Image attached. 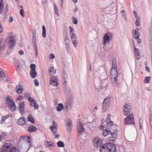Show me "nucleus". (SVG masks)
I'll return each instance as SVG.
<instances>
[{
	"label": "nucleus",
	"instance_id": "55",
	"mask_svg": "<svg viewBox=\"0 0 152 152\" xmlns=\"http://www.w3.org/2000/svg\"><path fill=\"white\" fill-rule=\"evenodd\" d=\"M36 102V101L34 100V101H32L31 102H29V104L30 105L33 107L34 104H35Z\"/></svg>",
	"mask_w": 152,
	"mask_h": 152
},
{
	"label": "nucleus",
	"instance_id": "24",
	"mask_svg": "<svg viewBox=\"0 0 152 152\" xmlns=\"http://www.w3.org/2000/svg\"><path fill=\"white\" fill-rule=\"evenodd\" d=\"M30 75L31 77L33 79L35 78L37 75V72L36 70L30 71Z\"/></svg>",
	"mask_w": 152,
	"mask_h": 152
},
{
	"label": "nucleus",
	"instance_id": "52",
	"mask_svg": "<svg viewBox=\"0 0 152 152\" xmlns=\"http://www.w3.org/2000/svg\"><path fill=\"white\" fill-rule=\"evenodd\" d=\"M55 57V55L53 53H51L49 56V58L50 59H53Z\"/></svg>",
	"mask_w": 152,
	"mask_h": 152
},
{
	"label": "nucleus",
	"instance_id": "28",
	"mask_svg": "<svg viewBox=\"0 0 152 152\" xmlns=\"http://www.w3.org/2000/svg\"><path fill=\"white\" fill-rule=\"evenodd\" d=\"M50 129L51 131L54 134H56L57 132V127H55V126H50Z\"/></svg>",
	"mask_w": 152,
	"mask_h": 152
},
{
	"label": "nucleus",
	"instance_id": "46",
	"mask_svg": "<svg viewBox=\"0 0 152 152\" xmlns=\"http://www.w3.org/2000/svg\"><path fill=\"white\" fill-rule=\"evenodd\" d=\"M20 12L23 17H24V12L23 10V9H21Z\"/></svg>",
	"mask_w": 152,
	"mask_h": 152
},
{
	"label": "nucleus",
	"instance_id": "56",
	"mask_svg": "<svg viewBox=\"0 0 152 152\" xmlns=\"http://www.w3.org/2000/svg\"><path fill=\"white\" fill-rule=\"evenodd\" d=\"M12 114L9 113L4 116L5 117V118H6V119H7L10 117H12Z\"/></svg>",
	"mask_w": 152,
	"mask_h": 152
},
{
	"label": "nucleus",
	"instance_id": "2",
	"mask_svg": "<svg viewBox=\"0 0 152 152\" xmlns=\"http://www.w3.org/2000/svg\"><path fill=\"white\" fill-rule=\"evenodd\" d=\"M117 65H112V69L110 71V77L112 82L113 84V85L115 86L116 83L117 82V77L118 72L117 71Z\"/></svg>",
	"mask_w": 152,
	"mask_h": 152
},
{
	"label": "nucleus",
	"instance_id": "20",
	"mask_svg": "<svg viewBox=\"0 0 152 152\" xmlns=\"http://www.w3.org/2000/svg\"><path fill=\"white\" fill-rule=\"evenodd\" d=\"M23 90L22 86H21L20 85L17 86L15 88L16 92L18 94H21L23 92Z\"/></svg>",
	"mask_w": 152,
	"mask_h": 152
},
{
	"label": "nucleus",
	"instance_id": "17",
	"mask_svg": "<svg viewBox=\"0 0 152 152\" xmlns=\"http://www.w3.org/2000/svg\"><path fill=\"white\" fill-rule=\"evenodd\" d=\"M18 123L19 125L23 126L26 124V120L24 117L20 118L18 120Z\"/></svg>",
	"mask_w": 152,
	"mask_h": 152
},
{
	"label": "nucleus",
	"instance_id": "26",
	"mask_svg": "<svg viewBox=\"0 0 152 152\" xmlns=\"http://www.w3.org/2000/svg\"><path fill=\"white\" fill-rule=\"evenodd\" d=\"M110 104H102V110L104 111L105 112L107 111L110 106Z\"/></svg>",
	"mask_w": 152,
	"mask_h": 152
},
{
	"label": "nucleus",
	"instance_id": "50",
	"mask_svg": "<svg viewBox=\"0 0 152 152\" xmlns=\"http://www.w3.org/2000/svg\"><path fill=\"white\" fill-rule=\"evenodd\" d=\"M5 76V73L2 71H0V78L3 77H4Z\"/></svg>",
	"mask_w": 152,
	"mask_h": 152
},
{
	"label": "nucleus",
	"instance_id": "15",
	"mask_svg": "<svg viewBox=\"0 0 152 152\" xmlns=\"http://www.w3.org/2000/svg\"><path fill=\"white\" fill-rule=\"evenodd\" d=\"M19 112L21 114L23 113L25 109V103L24 102H21L19 104Z\"/></svg>",
	"mask_w": 152,
	"mask_h": 152
},
{
	"label": "nucleus",
	"instance_id": "54",
	"mask_svg": "<svg viewBox=\"0 0 152 152\" xmlns=\"http://www.w3.org/2000/svg\"><path fill=\"white\" fill-rule=\"evenodd\" d=\"M64 40L66 45V46H67V47H66V48H68V47H69L68 45L69 44V39H67L66 40Z\"/></svg>",
	"mask_w": 152,
	"mask_h": 152
},
{
	"label": "nucleus",
	"instance_id": "38",
	"mask_svg": "<svg viewBox=\"0 0 152 152\" xmlns=\"http://www.w3.org/2000/svg\"><path fill=\"white\" fill-rule=\"evenodd\" d=\"M7 11H2L1 12V14L3 15V17L4 18H5L7 16Z\"/></svg>",
	"mask_w": 152,
	"mask_h": 152
},
{
	"label": "nucleus",
	"instance_id": "6",
	"mask_svg": "<svg viewBox=\"0 0 152 152\" xmlns=\"http://www.w3.org/2000/svg\"><path fill=\"white\" fill-rule=\"evenodd\" d=\"M107 79L106 78H105L104 80L100 78V84H98L96 83L95 84L96 89L97 90H99L101 89L102 88L106 86L107 85Z\"/></svg>",
	"mask_w": 152,
	"mask_h": 152
},
{
	"label": "nucleus",
	"instance_id": "64",
	"mask_svg": "<svg viewBox=\"0 0 152 152\" xmlns=\"http://www.w3.org/2000/svg\"><path fill=\"white\" fill-rule=\"evenodd\" d=\"M135 24L137 26H139L140 25V23L139 21H136Z\"/></svg>",
	"mask_w": 152,
	"mask_h": 152
},
{
	"label": "nucleus",
	"instance_id": "62",
	"mask_svg": "<svg viewBox=\"0 0 152 152\" xmlns=\"http://www.w3.org/2000/svg\"><path fill=\"white\" fill-rule=\"evenodd\" d=\"M19 53L20 55H23L24 54V52L23 50H20L19 51Z\"/></svg>",
	"mask_w": 152,
	"mask_h": 152
},
{
	"label": "nucleus",
	"instance_id": "3",
	"mask_svg": "<svg viewBox=\"0 0 152 152\" xmlns=\"http://www.w3.org/2000/svg\"><path fill=\"white\" fill-rule=\"evenodd\" d=\"M6 104L8 107L9 109L12 111H14L16 109L15 102L8 96L6 97L5 100Z\"/></svg>",
	"mask_w": 152,
	"mask_h": 152
},
{
	"label": "nucleus",
	"instance_id": "22",
	"mask_svg": "<svg viewBox=\"0 0 152 152\" xmlns=\"http://www.w3.org/2000/svg\"><path fill=\"white\" fill-rule=\"evenodd\" d=\"M132 34L133 37L134 39H137L140 36V33L135 30H134L132 31Z\"/></svg>",
	"mask_w": 152,
	"mask_h": 152
},
{
	"label": "nucleus",
	"instance_id": "9",
	"mask_svg": "<svg viewBox=\"0 0 152 152\" xmlns=\"http://www.w3.org/2000/svg\"><path fill=\"white\" fill-rule=\"evenodd\" d=\"M11 146H12V144L5 143L1 148V152H7L8 150L9 151V150L10 149Z\"/></svg>",
	"mask_w": 152,
	"mask_h": 152
},
{
	"label": "nucleus",
	"instance_id": "10",
	"mask_svg": "<svg viewBox=\"0 0 152 152\" xmlns=\"http://www.w3.org/2000/svg\"><path fill=\"white\" fill-rule=\"evenodd\" d=\"M117 137V134L116 133L111 131L108 137L109 138L108 139L109 140L111 141H114L116 140Z\"/></svg>",
	"mask_w": 152,
	"mask_h": 152
},
{
	"label": "nucleus",
	"instance_id": "61",
	"mask_svg": "<svg viewBox=\"0 0 152 152\" xmlns=\"http://www.w3.org/2000/svg\"><path fill=\"white\" fill-rule=\"evenodd\" d=\"M52 123L53 124L51 126H55V127H56L57 125V124L54 121H53Z\"/></svg>",
	"mask_w": 152,
	"mask_h": 152
},
{
	"label": "nucleus",
	"instance_id": "16",
	"mask_svg": "<svg viewBox=\"0 0 152 152\" xmlns=\"http://www.w3.org/2000/svg\"><path fill=\"white\" fill-rule=\"evenodd\" d=\"M84 131V128L80 122L77 126V131L79 134L83 132Z\"/></svg>",
	"mask_w": 152,
	"mask_h": 152
},
{
	"label": "nucleus",
	"instance_id": "12",
	"mask_svg": "<svg viewBox=\"0 0 152 152\" xmlns=\"http://www.w3.org/2000/svg\"><path fill=\"white\" fill-rule=\"evenodd\" d=\"M131 106L128 105L127 104H125L124 107V115H127L128 114H129V113H131L130 110H131Z\"/></svg>",
	"mask_w": 152,
	"mask_h": 152
},
{
	"label": "nucleus",
	"instance_id": "44",
	"mask_svg": "<svg viewBox=\"0 0 152 152\" xmlns=\"http://www.w3.org/2000/svg\"><path fill=\"white\" fill-rule=\"evenodd\" d=\"M2 0H0V10H1L3 8V4Z\"/></svg>",
	"mask_w": 152,
	"mask_h": 152
},
{
	"label": "nucleus",
	"instance_id": "57",
	"mask_svg": "<svg viewBox=\"0 0 152 152\" xmlns=\"http://www.w3.org/2000/svg\"><path fill=\"white\" fill-rule=\"evenodd\" d=\"M28 101L29 102H31L32 101H34V99L32 98V97L30 96H29L28 99Z\"/></svg>",
	"mask_w": 152,
	"mask_h": 152
},
{
	"label": "nucleus",
	"instance_id": "14",
	"mask_svg": "<svg viewBox=\"0 0 152 152\" xmlns=\"http://www.w3.org/2000/svg\"><path fill=\"white\" fill-rule=\"evenodd\" d=\"M133 47L135 57L136 58L139 59L140 58V52L139 50L136 48L135 45H133Z\"/></svg>",
	"mask_w": 152,
	"mask_h": 152
},
{
	"label": "nucleus",
	"instance_id": "31",
	"mask_svg": "<svg viewBox=\"0 0 152 152\" xmlns=\"http://www.w3.org/2000/svg\"><path fill=\"white\" fill-rule=\"evenodd\" d=\"M64 80H63V83L65 84L66 83V79L67 78V75L66 74V73L64 72Z\"/></svg>",
	"mask_w": 152,
	"mask_h": 152
},
{
	"label": "nucleus",
	"instance_id": "45",
	"mask_svg": "<svg viewBox=\"0 0 152 152\" xmlns=\"http://www.w3.org/2000/svg\"><path fill=\"white\" fill-rule=\"evenodd\" d=\"M24 139L25 140H30L31 139V135H29V136H24Z\"/></svg>",
	"mask_w": 152,
	"mask_h": 152
},
{
	"label": "nucleus",
	"instance_id": "11",
	"mask_svg": "<svg viewBox=\"0 0 152 152\" xmlns=\"http://www.w3.org/2000/svg\"><path fill=\"white\" fill-rule=\"evenodd\" d=\"M57 79L55 76L51 77H50V85H52L53 86H57L58 83L57 82Z\"/></svg>",
	"mask_w": 152,
	"mask_h": 152
},
{
	"label": "nucleus",
	"instance_id": "42",
	"mask_svg": "<svg viewBox=\"0 0 152 152\" xmlns=\"http://www.w3.org/2000/svg\"><path fill=\"white\" fill-rule=\"evenodd\" d=\"M55 146V145L52 142L50 141L48 142V147H54Z\"/></svg>",
	"mask_w": 152,
	"mask_h": 152
},
{
	"label": "nucleus",
	"instance_id": "43",
	"mask_svg": "<svg viewBox=\"0 0 152 152\" xmlns=\"http://www.w3.org/2000/svg\"><path fill=\"white\" fill-rule=\"evenodd\" d=\"M69 105L70 104L69 103L67 102L66 103L65 107L66 111H68V107H69Z\"/></svg>",
	"mask_w": 152,
	"mask_h": 152
},
{
	"label": "nucleus",
	"instance_id": "36",
	"mask_svg": "<svg viewBox=\"0 0 152 152\" xmlns=\"http://www.w3.org/2000/svg\"><path fill=\"white\" fill-rule=\"evenodd\" d=\"M34 35V36L32 37V41L33 44L37 43L36 42V36L35 35L36 34V33H33Z\"/></svg>",
	"mask_w": 152,
	"mask_h": 152
},
{
	"label": "nucleus",
	"instance_id": "34",
	"mask_svg": "<svg viewBox=\"0 0 152 152\" xmlns=\"http://www.w3.org/2000/svg\"><path fill=\"white\" fill-rule=\"evenodd\" d=\"M71 39L72 42L76 41V35L74 33H72L71 37Z\"/></svg>",
	"mask_w": 152,
	"mask_h": 152
},
{
	"label": "nucleus",
	"instance_id": "19",
	"mask_svg": "<svg viewBox=\"0 0 152 152\" xmlns=\"http://www.w3.org/2000/svg\"><path fill=\"white\" fill-rule=\"evenodd\" d=\"M37 129V128L34 126H28L27 131L28 132H31L36 131Z\"/></svg>",
	"mask_w": 152,
	"mask_h": 152
},
{
	"label": "nucleus",
	"instance_id": "51",
	"mask_svg": "<svg viewBox=\"0 0 152 152\" xmlns=\"http://www.w3.org/2000/svg\"><path fill=\"white\" fill-rule=\"evenodd\" d=\"M33 106L34 107V108L35 110H37L38 109L39 107L38 105L36 102V103L34 104Z\"/></svg>",
	"mask_w": 152,
	"mask_h": 152
},
{
	"label": "nucleus",
	"instance_id": "1",
	"mask_svg": "<svg viewBox=\"0 0 152 152\" xmlns=\"http://www.w3.org/2000/svg\"><path fill=\"white\" fill-rule=\"evenodd\" d=\"M100 149V152H116V147L114 144L106 142L102 145Z\"/></svg>",
	"mask_w": 152,
	"mask_h": 152
},
{
	"label": "nucleus",
	"instance_id": "23",
	"mask_svg": "<svg viewBox=\"0 0 152 152\" xmlns=\"http://www.w3.org/2000/svg\"><path fill=\"white\" fill-rule=\"evenodd\" d=\"M56 72V69L54 67H50L48 70V73L50 75H53Z\"/></svg>",
	"mask_w": 152,
	"mask_h": 152
},
{
	"label": "nucleus",
	"instance_id": "39",
	"mask_svg": "<svg viewBox=\"0 0 152 152\" xmlns=\"http://www.w3.org/2000/svg\"><path fill=\"white\" fill-rule=\"evenodd\" d=\"M72 19L73 20V23L75 25L77 24L78 23V20L77 19L74 17H72Z\"/></svg>",
	"mask_w": 152,
	"mask_h": 152
},
{
	"label": "nucleus",
	"instance_id": "27",
	"mask_svg": "<svg viewBox=\"0 0 152 152\" xmlns=\"http://www.w3.org/2000/svg\"><path fill=\"white\" fill-rule=\"evenodd\" d=\"M102 104H110V98L108 97L105 98L104 101L103 102Z\"/></svg>",
	"mask_w": 152,
	"mask_h": 152
},
{
	"label": "nucleus",
	"instance_id": "30",
	"mask_svg": "<svg viewBox=\"0 0 152 152\" xmlns=\"http://www.w3.org/2000/svg\"><path fill=\"white\" fill-rule=\"evenodd\" d=\"M57 144L59 147H63L64 146V143L61 141H59L58 142Z\"/></svg>",
	"mask_w": 152,
	"mask_h": 152
},
{
	"label": "nucleus",
	"instance_id": "33",
	"mask_svg": "<svg viewBox=\"0 0 152 152\" xmlns=\"http://www.w3.org/2000/svg\"><path fill=\"white\" fill-rule=\"evenodd\" d=\"M111 126V129L115 131L116 132H117V131H118V130H117L118 126L114 124Z\"/></svg>",
	"mask_w": 152,
	"mask_h": 152
},
{
	"label": "nucleus",
	"instance_id": "53",
	"mask_svg": "<svg viewBox=\"0 0 152 152\" xmlns=\"http://www.w3.org/2000/svg\"><path fill=\"white\" fill-rule=\"evenodd\" d=\"M6 119V118L4 116H2L1 118V122H0V123H1V124H2L3 122H4Z\"/></svg>",
	"mask_w": 152,
	"mask_h": 152
},
{
	"label": "nucleus",
	"instance_id": "59",
	"mask_svg": "<svg viewBox=\"0 0 152 152\" xmlns=\"http://www.w3.org/2000/svg\"><path fill=\"white\" fill-rule=\"evenodd\" d=\"M8 6L7 4H6L5 6V7L4 8V10L3 11H5L8 12Z\"/></svg>",
	"mask_w": 152,
	"mask_h": 152
},
{
	"label": "nucleus",
	"instance_id": "13",
	"mask_svg": "<svg viewBox=\"0 0 152 152\" xmlns=\"http://www.w3.org/2000/svg\"><path fill=\"white\" fill-rule=\"evenodd\" d=\"M101 126L103 129L102 132L103 135L104 136H108L109 134H110L111 132L110 128H106V127L105 128L103 126Z\"/></svg>",
	"mask_w": 152,
	"mask_h": 152
},
{
	"label": "nucleus",
	"instance_id": "7",
	"mask_svg": "<svg viewBox=\"0 0 152 152\" xmlns=\"http://www.w3.org/2000/svg\"><path fill=\"white\" fill-rule=\"evenodd\" d=\"M112 35L110 32H107L104 34L103 39L104 47L106 46V43H109L110 40L112 39Z\"/></svg>",
	"mask_w": 152,
	"mask_h": 152
},
{
	"label": "nucleus",
	"instance_id": "8",
	"mask_svg": "<svg viewBox=\"0 0 152 152\" xmlns=\"http://www.w3.org/2000/svg\"><path fill=\"white\" fill-rule=\"evenodd\" d=\"M9 38L8 42V46L10 49H12L13 48L16 44V40L14 36H10Z\"/></svg>",
	"mask_w": 152,
	"mask_h": 152
},
{
	"label": "nucleus",
	"instance_id": "58",
	"mask_svg": "<svg viewBox=\"0 0 152 152\" xmlns=\"http://www.w3.org/2000/svg\"><path fill=\"white\" fill-rule=\"evenodd\" d=\"M69 30H70V32H72V33H73L74 32V30L73 28H72V27L71 26H69Z\"/></svg>",
	"mask_w": 152,
	"mask_h": 152
},
{
	"label": "nucleus",
	"instance_id": "29",
	"mask_svg": "<svg viewBox=\"0 0 152 152\" xmlns=\"http://www.w3.org/2000/svg\"><path fill=\"white\" fill-rule=\"evenodd\" d=\"M42 36L43 38H45L46 37V29L44 25H43Z\"/></svg>",
	"mask_w": 152,
	"mask_h": 152
},
{
	"label": "nucleus",
	"instance_id": "40",
	"mask_svg": "<svg viewBox=\"0 0 152 152\" xmlns=\"http://www.w3.org/2000/svg\"><path fill=\"white\" fill-rule=\"evenodd\" d=\"M4 44L2 43L1 41H0V51L4 50Z\"/></svg>",
	"mask_w": 152,
	"mask_h": 152
},
{
	"label": "nucleus",
	"instance_id": "63",
	"mask_svg": "<svg viewBox=\"0 0 152 152\" xmlns=\"http://www.w3.org/2000/svg\"><path fill=\"white\" fill-rule=\"evenodd\" d=\"M0 134L1 135L2 137H3L4 138V136H6V134L5 132H1Z\"/></svg>",
	"mask_w": 152,
	"mask_h": 152
},
{
	"label": "nucleus",
	"instance_id": "49",
	"mask_svg": "<svg viewBox=\"0 0 152 152\" xmlns=\"http://www.w3.org/2000/svg\"><path fill=\"white\" fill-rule=\"evenodd\" d=\"M34 82L35 83V86H37L39 85V83L37 79H34Z\"/></svg>",
	"mask_w": 152,
	"mask_h": 152
},
{
	"label": "nucleus",
	"instance_id": "48",
	"mask_svg": "<svg viewBox=\"0 0 152 152\" xmlns=\"http://www.w3.org/2000/svg\"><path fill=\"white\" fill-rule=\"evenodd\" d=\"M113 121H109V122L107 123V125L110 126H111L113 125Z\"/></svg>",
	"mask_w": 152,
	"mask_h": 152
},
{
	"label": "nucleus",
	"instance_id": "35",
	"mask_svg": "<svg viewBox=\"0 0 152 152\" xmlns=\"http://www.w3.org/2000/svg\"><path fill=\"white\" fill-rule=\"evenodd\" d=\"M151 77L150 76L146 77L144 80V82L145 83H149Z\"/></svg>",
	"mask_w": 152,
	"mask_h": 152
},
{
	"label": "nucleus",
	"instance_id": "37",
	"mask_svg": "<svg viewBox=\"0 0 152 152\" xmlns=\"http://www.w3.org/2000/svg\"><path fill=\"white\" fill-rule=\"evenodd\" d=\"M64 91L68 94H70V91L69 88H64Z\"/></svg>",
	"mask_w": 152,
	"mask_h": 152
},
{
	"label": "nucleus",
	"instance_id": "41",
	"mask_svg": "<svg viewBox=\"0 0 152 152\" xmlns=\"http://www.w3.org/2000/svg\"><path fill=\"white\" fill-rule=\"evenodd\" d=\"M31 96L30 94L28 93H26L24 94V97L26 99H27L29 96Z\"/></svg>",
	"mask_w": 152,
	"mask_h": 152
},
{
	"label": "nucleus",
	"instance_id": "47",
	"mask_svg": "<svg viewBox=\"0 0 152 152\" xmlns=\"http://www.w3.org/2000/svg\"><path fill=\"white\" fill-rule=\"evenodd\" d=\"M23 97L22 95H19L18 96L17 98V100H18L19 101L23 99Z\"/></svg>",
	"mask_w": 152,
	"mask_h": 152
},
{
	"label": "nucleus",
	"instance_id": "18",
	"mask_svg": "<svg viewBox=\"0 0 152 152\" xmlns=\"http://www.w3.org/2000/svg\"><path fill=\"white\" fill-rule=\"evenodd\" d=\"M68 121L67 122L66 128L68 132H70L72 127V121L70 119L68 118Z\"/></svg>",
	"mask_w": 152,
	"mask_h": 152
},
{
	"label": "nucleus",
	"instance_id": "5",
	"mask_svg": "<svg viewBox=\"0 0 152 152\" xmlns=\"http://www.w3.org/2000/svg\"><path fill=\"white\" fill-rule=\"evenodd\" d=\"M93 143L94 147L96 148H100L103 145L102 140L99 138L98 136L94 137L93 139Z\"/></svg>",
	"mask_w": 152,
	"mask_h": 152
},
{
	"label": "nucleus",
	"instance_id": "60",
	"mask_svg": "<svg viewBox=\"0 0 152 152\" xmlns=\"http://www.w3.org/2000/svg\"><path fill=\"white\" fill-rule=\"evenodd\" d=\"M22 64L20 63H18L17 65V69H16L17 70H18V68H19L20 67H22Z\"/></svg>",
	"mask_w": 152,
	"mask_h": 152
},
{
	"label": "nucleus",
	"instance_id": "32",
	"mask_svg": "<svg viewBox=\"0 0 152 152\" xmlns=\"http://www.w3.org/2000/svg\"><path fill=\"white\" fill-rule=\"evenodd\" d=\"M30 69L31 70V71H34L36 70V66L35 64H31L30 65Z\"/></svg>",
	"mask_w": 152,
	"mask_h": 152
},
{
	"label": "nucleus",
	"instance_id": "4",
	"mask_svg": "<svg viewBox=\"0 0 152 152\" xmlns=\"http://www.w3.org/2000/svg\"><path fill=\"white\" fill-rule=\"evenodd\" d=\"M126 115L127 117L124 120V124L126 125H134L135 123L134 120V116L132 113Z\"/></svg>",
	"mask_w": 152,
	"mask_h": 152
},
{
	"label": "nucleus",
	"instance_id": "21",
	"mask_svg": "<svg viewBox=\"0 0 152 152\" xmlns=\"http://www.w3.org/2000/svg\"><path fill=\"white\" fill-rule=\"evenodd\" d=\"M27 119L28 121L33 124H34L35 123L34 118L31 114H29L28 116Z\"/></svg>",
	"mask_w": 152,
	"mask_h": 152
},
{
	"label": "nucleus",
	"instance_id": "25",
	"mask_svg": "<svg viewBox=\"0 0 152 152\" xmlns=\"http://www.w3.org/2000/svg\"><path fill=\"white\" fill-rule=\"evenodd\" d=\"M64 108V106L62 103H59L57 105L56 107L57 110L60 112Z\"/></svg>",
	"mask_w": 152,
	"mask_h": 152
}]
</instances>
